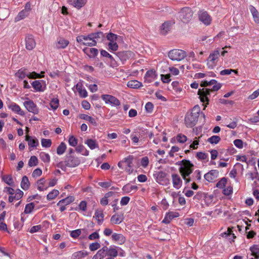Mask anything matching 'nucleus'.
Wrapping results in <instances>:
<instances>
[{"instance_id": "obj_33", "label": "nucleus", "mask_w": 259, "mask_h": 259, "mask_svg": "<svg viewBox=\"0 0 259 259\" xmlns=\"http://www.w3.org/2000/svg\"><path fill=\"white\" fill-rule=\"evenodd\" d=\"M121 59L125 60L126 59L133 58L135 57V54L131 51H123L119 53Z\"/></svg>"}, {"instance_id": "obj_44", "label": "nucleus", "mask_w": 259, "mask_h": 259, "mask_svg": "<svg viewBox=\"0 0 259 259\" xmlns=\"http://www.w3.org/2000/svg\"><path fill=\"white\" fill-rule=\"evenodd\" d=\"M74 200V198L72 196H69L65 199H62L60 200L58 203L57 205H60L61 203H63L66 205H67L69 204H70L71 202H72Z\"/></svg>"}, {"instance_id": "obj_9", "label": "nucleus", "mask_w": 259, "mask_h": 259, "mask_svg": "<svg viewBox=\"0 0 259 259\" xmlns=\"http://www.w3.org/2000/svg\"><path fill=\"white\" fill-rule=\"evenodd\" d=\"M186 52L182 50L174 49L168 53V56L172 61H180L186 57Z\"/></svg>"}, {"instance_id": "obj_24", "label": "nucleus", "mask_w": 259, "mask_h": 259, "mask_svg": "<svg viewBox=\"0 0 259 259\" xmlns=\"http://www.w3.org/2000/svg\"><path fill=\"white\" fill-rule=\"evenodd\" d=\"M124 215L123 213H115L113 215L111 219V223L113 225H118L123 222Z\"/></svg>"}, {"instance_id": "obj_31", "label": "nucleus", "mask_w": 259, "mask_h": 259, "mask_svg": "<svg viewBox=\"0 0 259 259\" xmlns=\"http://www.w3.org/2000/svg\"><path fill=\"white\" fill-rule=\"evenodd\" d=\"M122 190L125 194L134 193L138 190V187L135 185H132L130 184H127L122 187Z\"/></svg>"}, {"instance_id": "obj_35", "label": "nucleus", "mask_w": 259, "mask_h": 259, "mask_svg": "<svg viewBox=\"0 0 259 259\" xmlns=\"http://www.w3.org/2000/svg\"><path fill=\"white\" fill-rule=\"evenodd\" d=\"M79 118L80 119L89 121L92 125L94 126L97 125V123L96 119L88 115L85 114H81L79 115Z\"/></svg>"}, {"instance_id": "obj_23", "label": "nucleus", "mask_w": 259, "mask_h": 259, "mask_svg": "<svg viewBox=\"0 0 259 259\" xmlns=\"http://www.w3.org/2000/svg\"><path fill=\"white\" fill-rule=\"evenodd\" d=\"M65 162L66 166L74 167L79 164L80 161L76 157L70 156L67 158Z\"/></svg>"}, {"instance_id": "obj_29", "label": "nucleus", "mask_w": 259, "mask_h": 259, "mask_svg": "<svg viewBox=\"0 0 259 259\" xmlns=\"http://www.w3.org/2000/svg\"><path fill=\"white\" fill-rule=\"evenodd\" d=\"M9 108L12 111L17 113L21 116L25 115V112L21 110L20 107L15 103H11L9 105Z\"/></svg>"}, {"instance_id": "obj_4", "label": "nucleus", "mask_w": 259, "mask_h": 259, "mask_svg": "<svg viewBox=\"0 0 259 259\" xmlns=\"http://www.w3.org/2000/svg\"><path fill=\"white\" fill-rule=\"evenodd\" d=\"M193 164L189 161L187 160H182L181 166L179 167V171L186 183L190 182V179L188 178V177L193 171Z\"/></svg>"}, {"instance_id": "obj_30", "label": "nucleus", "mask_w": 259, "mask_h": 259, "mask_svg": "<svg viewBox=\"0 0 259 259\" xmlns=\"http://www.w3.org/2000/svg\"><path fill=\"white\" fill-rule=\"evenodd\" d=\"M25 140L28 142L29 148L36 147L38 145V141L35 138L27 135L26 136Z\"/></svg>"}, {"instance_id": "obj_39", "label": "nucleus", "mask_w": 259, "mask_h": 259, "mask_svg": "<svg viewBox=\"0 0 259 259\" xmlns=\"http://www.w3.org/2000/svg\"><path fill=\"white\" fill-rule=\"evenodd\" d=\"M114 193L113 192H109L107 193L104 197L100 200V203L103 206L107 205L108 203V198L114 195Z\"/></svg>"}, {"instance_id": "obj_1", "label": "nucleus", "mask_w": 259, "mask_h": 259, "mask_svg": "<svg viewBox=\"0 0 259 259\" xmlns=\"http://www.w3.org/2000/svg\"><path fill=\"white\" fill-rule=\"evenodd\" d=\"M104 37V34L102 32H97L89 34L87 35H81L76 37V41L84 46L89 47L95 46L97 45L98 38Z\"/></svg>"}, {"instance_id": "obj_13", "label": "nucleus", "mask_w": 259, "mask_h": 259, "mask_svg": "<svg viewBox=\"0 0 259 259\" xmlns=\"http://www.w3.org/2000/svg\"><path fill=\"white\" fill-rule=\"evenodd\" d=\"M199 20L205 25H209L212 21L211 16L206 11H200L198 13Z\"/></svg>"}, {"instance_id": "obj_55", "label": "nucleus", "mask_w": 259, "mask_h": 259, "mask_svg": "<svg viewBox=\"0 0 259 259\" xmlns=\"http://www.w3.org/2000/svg\"><path fill=\"white\" fill-rule=\"evenodd\" d=\"M38 159L35 156H31L29 161H28V165L30 167L36 166L38 164Z\"/></svg>"}, {"instance_id": "obj_50", "label": "nucleus", "mask_w": 259, "mask_h": 259, "mask_svg": "<svg viewBox=\"0 0 259 259\" xmlns=\"http://www.w3.org/2000/svg\"><path fill=\"white\" fill-rule=\"evenodd\" d=\"M94 218L99 223H101L103 221L104 214L102 211L97 210L95 212Z\"/></svg>"}, {"instance_id": "obj_32", "label": "nucleus", "mask_w": 259, "mask_h": 259, "mask_svg": "<svg viewBox=\"0 0 259 259\" xmlns=\"http://www.w3.org/2000/svg\"><path fill=\"white\" fill-rule=\"evenodd\" d=\"M68 3L75 8L79 9L87 3V0H68Z\"/></svg>"}, {"instance_id": "obj_7", "label": "nucleus", "mask_w": 259, "mask_h": 259, "mask_svg": "<svg viewBox=\"0 0 259 259\" xmlns=\"http://www.w3.org/2000/svg\"><path fill=\"white\" fill-rule=\"evenodd\" d=\"M44 71H41L40 74L37 73L35 72H29L27 69L21 68L19 69L15 74L16 77L23 79L25 77H28L29 78H40L44 76Z\"/></svg>"}, {"instance_id": "obj_37", "label": "nucleus", "mask_w": 259, "mask_h": 259, "mask_svg": "<svg viewBox=\"0 0 259 259\" xmlns=\"http://www.w3.org/2000/svg\"><path fill=\"white\" fill-rule=\"evenodd\" d=\"M170 24L168 22H165L160 26V33L163 35H165L170 30Z\"/></svg>"}, {"instance_id": "obj_20", "label": "nucleus", "mask_w": 259, "mask_h": 259, "mask_svg": "<svg viewBox=\"0 0 259 259\" xmlns=\"http://www.w3.org/2000/svg\"><path fill=\"white\" fill-rule=\"evenodd\" d=\"M69 41L63 37H59L57 38L56 41V47L58 49H63L66 48L69 45Z\"/></svg>"}, {"instance_id": "obj_14", "label": "nucleus", "mask_w": 259, "mask_h": 259, "mask_svg": "<svg viewBox=\"0 0 259 259\" xmlns=\"http://www.w3.org/2000/svg\"><path fill=\"white\" fill-rule=\"evenodd\" d=\"M31 85L35 92H43L46 89V81L42 80L33 81Z\"/></svg>"}, {"instance_id": "obj_60", "label": "nucleus", "mask_w": 259, "mask_h": 259, "mask_svg": "<svg viewBox=\"0 0 259 259\" xmlns=\"http://www.w3.org/2000/svg\"><path fill=\"white\" fill-rule=\"evenodd\" d=\"M149 163V158L147 156L143 157L140 160V165L143 168L147 167Z\"/></svg>"}, {"instance_id": "obj_47", "label": "nucleus", "mask_w": 259, "mask_h": 259, "mask_svg": "<svg viewBox=\"0 0 259 259\" xmlns=\"http://www.w3.org/2000/svg\"><path fill=\"white\" fill-rule=\"evenodd\" d=\"M2 178L3 181L8 185L12 186L13 185L14 182L11 175H4L2 176Z\"/></svg>"}, {"instance_id": "obj_56", "label": "nucleus", "mask_w": 259, "mask_h": 259, "mask_svg": "<svg viewBox=\"0 0 259 259\" xmlns=\"http://www.w3.org/2000/svg\"><path fill=\"white\" fill-rule=\"evenodd\" d=\"M87 203L85 201H81L79 205L78 208H76V210L78 211H85L87 210Z\"/></svg>"}, {"instance_id": "obj_62", "label": "nucleus", "mask_w": 259, "mask_h": 259, "mask_svg": "<svg viewBox=\"0 0 259 259\" xmlns=\"http://www.w3.org/2000/svg\"><path fill=\"white\" fill-rule=\"evenodd\" d=\"M68 143L70 146L75 147L77 145L78 141L73 136H70L68 139Z\"/></svg>"}, {"instance_id": "obj_41", "label": "nucleus", "mask_w": 259, "mask_h": 259, "mask_svg": "<svg viewBox=\"0 0 259 259\" xmlns=\"http://www.w3.org/2000/svg\"><path fill=\"white\" fill-rule=\"evenodd\" d=\"M30 186V183L28 178L26 176H24L22 178L21 182V187L24 190H27Z\"/></svg>"}, {"instance_id": "obj_34", "label": "nucleus", "mask_w": 259, "mask_h": 259, "mask_svg": "<svg viewBox=\"0 0 259 259\" xmlns=\"http://www.w3.org/2000/svg\"><path fill=\"white\" fill-rule=\"evenodd\" d=\"M88 254L87 251L84 250L74 252L71 256V259H81Z\"/></svg>"}, {"instance_id": "obj_17", "label": "nucleus", "mask_w": 259, "mask_h": 259, "mask_svg": "<svg viewBox=\"0 0 259 259\" xmlns=\"http://www.w3.org/2000/svg\"><path fill=\"white\" fill-rule=\"evenodd\" d=\"M180 216L179 212L176 211H168L166 213L164 218L162 222L165 224H169L170 221L174 218H178Z\"/></svg>"}, {"instance_id": "obj_26", "label": "nucleus", "mask_w": 259, "mask_h": 259, "mask_svg": "<svg viewBox=\"0 0 259 259\" xmlns=\"http://www.w3.org/2000/svg\"><path fill=\"white\" fill-rule=\"evenodd\" d=\"M157 74L155 71L149 70L145 75V80L148 83L151 82L157 78Z\"/></svg>"}, {"instance_id": "obj_36", "label": "nucleus", "mask_w": 259, "mask_h": 259, "mask_svg": "<svg viewBox=\"0 0 259 259\" xmlns=\"http://www.w3.org/2000/svg\"><path fill=\"white\" fill-rule=\"evenodd\" d=\"M249 10L252 15L253 20L256 23H259V14L257 10L252 6L249 7Z\"/></svg>"}, {"instance_id": "obj_18", "label": "nucleus", "mask_w": 259, "mask_h": 259, "mask_svg": "<svg viewBox=\"0 0 259 259\" xmlns=\"http://www.w3.org/2000/svg\"><path fill=\"white\" fill-rule=\"evenodd\" d=\"M75 89L78 92L79 96L81 98H86L88 96V93L86 90L83 87V85L81 82H78L75 87L73 88L74 92Z\"/></svg>"}, {"instance_id": "obj_6", "label": "nucleus", "mask_w": 259, "mask_h": 259, "mask_svg": "<svg viewBox=\"0 0 259 259\" xmlns=\"http://www.w3.org/2000/svg\"><path fill=\"white\" fill-rule=\"evenodd\" d=\"M103 249L105 248V255H108L111 257H116L117 255L121 257H123L125 255V251L120 247L111 245L109 247L104 246Z\"/></svg>"}, {"instance_id": "obj_64", "label": "nucleus", "mask_w": 259, "mask_h": 259, "mask_svg": "<svg viewBox=\"0 0 259 259\" xmlns=\"http://www.w3.org/2000/svg\"><path fill=\"white\" fill-rule=\"evenodd\" d=\"M199 138L196 137L194 139L193 142L190 144V148L192 149H197L198 148V146L199 145Z\"/></svg>"}, {"instance_id": "obj_63", "label": "nucleus", "mask_w": 259, "mask_h": 259, "mask_svg": "<svg viewBox=\"0 0 259 259\" xmlns=\"http://www.w3.org/2000/svg\"><path fill=\"white\" fill-rule=\"evenodd\" d=\"M41 145L43 147L48 148L51 146L52 141L50 139H42L41 141Z\"/></svg>"}, {"instance_id": "obj_22", "label": "nucleus", "mask_w": 259, "mask_h": 259, "mask_svg": "<svg viewBox=\"0 0 259 259\" xmlns=\"http://www.w3.org/2000/svg\"><path fill=\"white\" fill-rule=\"evenodd\" d=\"M26 48L28 50H32L34 48L36 43L33 37L31 35H27L25 38Z\"/></svg>"}, {"instance_id": "obj_52", "label": "nucleus", "mask_w": 259, "mask_h": 259, "mask_svg": "<svg viewBox=\"0 0 259 259\" xmlns=\"http://www.w3.org/2000/svg\"><path fill=\"white\" fill-rule=\"evenodd\" d=\"M76 151L85 156H88L89 154V151H88L82 145L77 146L76 148Z\"/></svg>"}, {"instance_id": "obj_5", "label": "nucleus", "mask_w": 259, "mask_h": 259, "mask_svg": "<svg viewBox=\"0 0 259 259\" xmlns=\"http://www.w3.org/2000/svg\"><path fill=\"white\" fill-rule=\"evenodd\" d=\"M220 55V49L211 51L206 60V66L209 69L214 68L218 65Z\"/></svg>"}, {"instance_id": "obj_40", "label": "nucleus", "mask_w": 259, "mask_h": 259, "mask_svg": "<svg viewBox=\"0 0 259 259\" xmlns=\"http://www.w3.org/2000/svg\"><path fill=\"white\" fill-rule=\"evenodd\" d=\"M84 231H85V229H78L75 230L71 231L70 232V235L73 239H76L80 235H81L82 232Z\"/></svg>"}, {"instance_id": "obj_61", "label": "nucleus", "mask_w": 259, "mask_h": 259, "mask_svg": "<svg viewBox=\"0 0 259 259\" xmlns=\"http://www.w3.org/2000/svg\"><path fill=\"white\" fill-rule=\"evenodd\" d=\"M42 228V225L34 226L30 228L29 232L31 233H34L35 232H41Z\"/></svg>"}, {"instance_id": "obj_15", "label": "nucleus", "mask_w": 259, "mask_h": 259, "mask_svg": "<svg viewBox=\"0 0 259 259\" xmlns=\"http://www.w3.org/2000/svg\"><path fill=\"white\" fill-rule=\"evenodd\" d=\"M102 99L106 103H110L113 106H117L120 104L119 101L116 98L111 95H103L102 96Z\"/></svg>"}, {"instance_id": "obj_46", "label": "nucleus", "mask_w": 259, "mask_h": 259, "mask_svg": "<svg viewBox=\"0 0 259 259\" xmlns=\"http://www.w3.org/2000/svg\"><path fill=\"white\" fill-rule=\"evenodd\" d=\"M66 148V145L64 142H61L57 148V154L59 155H62L65 152Z\"/></svg>"}, {"instance_id": "obj_12", "label": "nucleus", "mask_w": 259, "mask_h": 259, "mask_svg": "<svg viewBox=\"0 0 259 259\" xmlns=\"http://www.w3.org/2000/svg\"><path fill=\"white\" fill-rule=\"evenodd\" d=\"M23 105L27 110L33 113L34 114H37L39 113V109L37 105L28 98H26V100L23 102Z\"/></svg>"}, {"instance_id": "obj_42", "label": "nucleus", "mask_w": 259, "mask_h": 259, "mask_svg": "<svg viewBox=\"0 0 259 259\" xmlns=\"http://www.w3.org/2000/svg\"><path fill=\"white\" fill-rule=\"evenodd\" d=\"M85 144L92 150L98 148V144L96 141L92 139H88L85 142Z\"/></svg>"}, {"instance_id": "obj_16", "label": "nucleus", "mask_w": 259, "mask_h": 259, "mask_svg": "<svg viewBox=\"0 0 259 259\" xmlns=\"http://www.w3.org/2000/svg\"><path fill=\"white\" fill-rule=\"evenodd\" d=\"M219 174L218 170H211L204 175V178L208 182H212L218 177Z\"/></svg>"}, {"instance_id": "obj_49", "label": "nucleus", "mask_w": 259, "mask_h": 259, "mask_svg": "<svg viewBox=\"0 0 259 259\" xmlns=\"http://www.w3.org/2000/svg\"><path fill=\"white\" fill-rule=\"evenodd\" d=\"M59 194V192L58 190L56 189H54L52 191H51L47 196L48 200H52L55 199Z\"/></svg>"}, {"instance_id": "obj_43", "label": "nucleus", "mask_w": 259, "mask_h": 259, "mask_svg": "<svg viewBox=\"0 0 259 259\" xmlns=\"http://www.w3.org/2000/svg\"><path fill=\"white\" fill-rule=\"evenodd\" d=\"M29 14V13H28L26 11L22 10L21 12L19 13L18 15L15 18V21L18 22L20 20L25 18Z\"/></svg>"}, {"instance_id": "obj_45", "label": "nucleus", "mask_w": 259, "mask_h": 259, "mask_svg": "<svg viewBox=\"0 0 259 259\" xmlns=\"http://www.w3.org/2000/svg\"><path fill=\"white\" fill-rule=\"evenodd\" d=\"M105 256V248H102L94 255L92 259H103Z\"/></svg>"}, {"instance_id": "obj_2", "label": "nucleus", "mask_w": 259, "mask_h": 259, "mask_svg": "<svg viewBox=\"0 0 259 259\" xmlns=\"http://www.w3.org/2000/svg\"><path fill=\"white\" fill-rule=\"evenodd\" d=\"M212 88L211 89L203 88L202 89H199L198 91V95L199 96V98L201 102L203 103L206 102L205 104H204L203 110H205L207 105L209 102V97L210 96V93L211 91H217L221 89L222 87V84L218 82L215 80L214 84H212Z\"/></svg>"}, {"instance_id": "obj_28", "label": "nucleus", "mask_w": 259, "mask_h": 259, "mask_svg": "<svg viewBox=\"0 0 259 259\" xmlns=\"http://www.w3.org/2000/svg\"><path fill=\"white\" fill-rule=\"evenodd\" d=\"M36 186L37 190L40 191H45L49 188L47 181L44 178L38 180L36 182Z\"/></svg>"}, {"instance_id": "obj_48", "label": "nucleus", "mask_w": 259, "mask_h": 259, "mask_svg": "<svg viewBox=\"0 0 259 259\" xmlns=\"http://www.w3.org/2000/svg\"><path fill=\"white\" fill-rule=\"evenodd\" d=\"M34 208V204L33 202L28 203L25 205L24 213L25 214H29L32 212Z\"/></svg>"}, {"instance_id": "obj_59", "label": "nucleus", "mask_w": 259, "mask_h": 259, "mask_svg": "<svg viewBox=\"0 0 259 259\" xmlns=\"http://www.w3.org/2000/svg\"><path fill=\"white\" fill-rule=\"evenodd\" d=\"M172 88L175 91L176 93L179 94L182 92V89L179 86L178 82L174 81L172 82Z\"/></svg>"}, {"instance_id": "obj_3", "label": "nucleus", "mask_w": 259, "mask_h": 259, "mask_svg": "<svg viewBox=\"0 0 259 259\" xmlns=\"http://www.w3.org/2000/svg\"><path fill=\"white\" fill-rule=\"evenodd\" d=\"M200 112V107L198 105H196L191 111L187 113L185 118V123L187 127H192L196 124Z\"/></svg>"}, {"instance_id": "obj_11", "label": "nucleus", "mask_w": 259, "mask_h": 259, "mask_svg": "<svg viewBox=\"0 0 259 259\" xmlns=\"http://www.w3.org/2000/svg\"><path fill=\"white\" fill-rule=\"evenodd\" d=\"M179 17L184 23L189 22L193 16V12L188 7L183 8L179 13Z\"/></svg>"}, {"instance_id": "obj_8", "label": "nucleus", "mask_w": 259, "mask_h": 259, "mask_svg": "<svg viewBox=\"0 0 259 259\" xmlns=\"http://www.w3.org/2000/svg\"><path fill=\"white\" fill-rule=\"evenodd\" d=\"M133 156H128L124 158L122 160L118 163V166L121 169H124V170L129 175L132 174L134 171L133 167Z\"/></svg>"}, {"instance_id": "obj_27", "label": "nucleus", "mask_w": 259, "mask_h": 259, "mask_svg": "<svg viewBox=\"0 0 259 259\" xmlns=\"http://www.w3.org/2000/svg\"><path fill=\"white\" fill-rule=\"evenodd\" d=\"M83 52L89 58H95L98 54V50L94 48H85Z\"/></svg>"}, {"instance_id": "obj_21", "label": "nucleus", "mask_w": 259, "mask_h": 259, "mask_svg": "<svg viewBox=\"0 0 259 259\" xmlns=\"http://www.w3.org/2000/svg\"><path fill=\"white\" fill-rule=\"evenodd\" d=\"M156 181L161 185H166L168 183V180L166 178V174L163 171L158 172L156 177Z\"/></svg>"}, {"instance_id": "obj_51", "label": "nucleus", "mask_w": 259, "mask_h": 259, "mask_svg": "<svg viewBox=\"0 0 259 259\" xmlns=\"http://www.w3.org/2000/svg\"><path fill=\"white\" fill-rule=\"evenodd\" d=\"M39 157L44 162H49L50 161V156L48 153L41 152L39 154Z\"/></svg>"}, {"instance_id": "obj_10", "label": "nucleus", "mask_w": 259, "mask_h": 259, "mask_svg": "<svg viewBox=\"0 0 259 259\" xmlns=\"http://www.w3.org/2000/svg\"><path fill=\"white\" fill-rule=\"evenodd\" d=\"M107 39L109 41L108 46L110 51H116L118 50V46L117 41L118 36L113 33H109L106 35Z\"/></svg>"}, {"instance_id": "obj_19", "label": "nucleus", "mask_w": 259, "mask_h": 259, "mask_svg": "<svg viewBox=\"0 0 259 259\" xmlns=\"http://www.w3.org/2000/svg\"><path fill=\"white\" fill-rule=\"evenodd\" d=\"M173 187L176 189H179L182 186V180L180 177L176 174L171 175Z\"/></svg>"}, {"instance_id": "obj_54", "label": "nucleus", "mask_w": 259, "mask_h": 259, "mask_svg": "<svg viewBox=\"0 0 259 259\" xmlns=\"http://www.w3.org/2000/svg\"><path fill=\"white\" fill-rule=\"evenodd\" d=\"M221 141V138L218 136H212L209 138L207 141L212 144H217Z\"/></svg>"}, {"instance_id": "obj_38", "label": "nucleus", "mask_w": 259, "mask_h": 259, "mask_svg": "<svg viewBox=\"0 0 259 259\" xmlns=\"http://www.w3.org/2000/svg\"><path fill=\"white\" fill-rule=\"evenodd\" d=\"M127 86L130 88L138 89L142 86V83L136 80H132L127 82Z\"/></svg>"}, {"instance_id": "obj_25", "label": "nucleus", "mask_w": 259, "mask_h": 259, "mask_svg": "<svg viewBox=\"0 0 259 259\" xmlns=\"http://www.w3.org/2000/svg\"><path fill=\"white\" fill-rule=\"evenodd\" d=\"M111 238L113 241L119 245L123 244L125 241V238L121 234L114 233Z\"/></svg>"}, {"instance_id": "obj_58", "label": "nucleus", "mask_w": 259, "mask_h": 259, "mask_svg": "<svg viewBox=\"0 0 259 259\" xmlns=\"http://www.w3.org/2000/svg\"><path fill=\"white\" fill-rule=\"evenodd\" d=\"M252 252V255L254 256L256 259L259 258V248L255 246L251 247L250 248Z\"/></svg>"}, {"instance_id": "obj_53", "label": "nucleus", "mask_w": 259, "mask_h": 259, "mask_svg": "<svg viewBox=\"0 0 259 259\" xmlns=\"http://www.w3.org/2000/svg\"><path fill=\"white\" fill-rule=\"evenodd\" d=\"M50 105L53 110H56L59 105V101L58 98H53L50 103Z\"/></svg>"}, {"instance_id": "obj_57", "label": "nucleus", "mask_w": 259, "mask_h": 259, "mask_svg": "<svg viewBox=\"0 0 259 259\" xmlns=\"http://www.w3.org/2000/svg\"><path fill=\"white\" fill-rule=\"evenodd\" d=\"M227 179L226 178H222L217 184L216 187L220 189H223L227 184Z\"/></svg>"}]
</instances>
